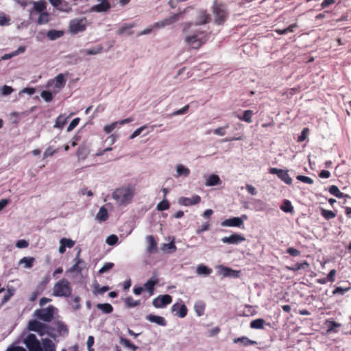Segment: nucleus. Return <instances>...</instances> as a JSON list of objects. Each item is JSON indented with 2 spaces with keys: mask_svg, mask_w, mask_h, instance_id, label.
<instances>
[{
  "mask_svg": "<svg viewBox=\"0 0 351 351\" xmlns=\"http://www.w3.org/2000/svg\"><path fill=\"white\" fill-rule=\"evenodd\" d=\"M134 194V186L129 185L117 189L112 193V197L117 204L125 206L132 202Z\"/></svg>",
  "mask_w": 351,
  "mask_h": 351,
  "instance_id": "nucleus-1",
  "label": "nucleus"
},
{
  "mask_svg": "<svg viewBox=\"0 0 351 351\" xmlns=\"http://www.w3.org/2000/svg\"><path fill=\"white\" fill-rule=\"evenodd\" d=\"M72 288L69 280L62 278L56 282L53 286L52 295L55 297L68 298L71 295Z\"/></svg>",
  "mask_w": 351,
  "mask_h": 351,
  "instance_id": "nucleus-2",
  "label": "nucleus"
},
{
  "mask_svg": "<svg viewBox=\"0 0 351 351\" xmlns=\"http://www.w3.org/2000/svg\"><path fill=\"white\" fill-rule=\"evenodd\" d=\"M212 10L215 16V23L219 25H223L228 16L225 5L215 1L213 5Z\"/></svg>",
  "mask_w": 351,
  "mask_h": 351,
  "instance_id": "nucleus-3",
  "label": "nucleus"
},
{
  "mask_svg": "<svg viewBox=\"0 0 351 351\" xmlns=\"http://www.w3.org/2000/svg\"><path fill=\"white\" fill-rule=\"evenodd\" d=\"M23 343L25 345L28 351H43V347L36 335L29 333L23 338Z\"/></svg>",
  "mask_w": 351,
  "mask_h": 351,
  "instance_id": "nucleus-4",
  "label": "nucleus"
},
{
  "mask_svg": "<svg viewBox=\"0 0 351 351\" xmlns=\"http://www.w3.org/2000/svg\"><path fill=\"white\" fill-rule=\"evenodd\" d=\"M199 34H195L193 35L188 36L185 38L186 43L191 46L193 49H199L209 38L208 34H206L202 38H198Z\"/></svg>",
  "mask_w": 351,
  "mask_h": 351,
  "instance_id": "nucleus-5",
  "label": "nucleus"
},
{
  "mask_svg": "<svg viewBox=\"0 0 351 351\" xmlns=\"http://www.w3.org/2000/svg\"><path fill=\"white\" fill-rule=\"evenodd\" d=\"M55 308L49 306L47 308L37 309L34 311V316L46 322H51L53 318Z\"/></svg>",
  "mask_w": 351,
  "mask_h": 351,
  "instance_id": "nucleus-6",
  "label": "nucleus"
},
{
  "mask_svg": "<svg viewBox=\"0 0 351 351\" xmlns=\"http://www.w3.org/2000/svg\"><path fill=\"white\" fill-rule=\"evenodd\" d=\"M27 329L29 331H34L37 332L40 336H43L48 333V326L47 324L41 323L36 319L29 321Z\"/></svg>",
  "mask_w": 351,
  "mask_h": 351,
  "instance_id": "nucleus-7",
  "label": "nucleus"
},
{
  "mask_svg": "<svg viewBox=\"0 0 351 351\" xmlns=\"http://www.w3.org/2000/svg\"><path fill=\"white\" fill-rule=\"evenodd\" d=\"M288 172V170L279 169L275 167H271L269 169V173L277 175L278 178H280L282 181L288 185H291L293 180L292 178L289 176Z\"/></svg>",
  "mask_w": 351,
  "mask_h": 351,
  "instance_id": "nucleus-8",
  "label": "nucleus"
},
{
  "mask_svg": "<svg viewBox=\"0 0 351 351\" xmlns=\"http://www.w3.org/2000/svg\"><path fill=\"white\" fill-rule=\"evenodd\" d=\"M172 302V298L168 294L159 295L152 301L153 306L156 308H164Z\"/></svg>",
  "mask_w": 351,
  "mask_h": 351,
  "instance_id": "nucleus-9",
  "label": "nucleus"
},
{
  "mask_svg": "<svg viewBox=\"0 0 351 351\" xmlns=\"http://www.w3.org/2000/svg\"><path fill=\"white\" fill-rule=\"evenodd\" d=\"M245 240V238L241 234H232L229 237H224L221 239L223 243L227 244H238Z\"/></svg>",
  "mask_w": 351,
  "mask_h": 351,
  "instance_id": "nucleus-10",
  "label": "nucleus"
},
{
  "mask_svg": "<svg viewBox=\"0 0 351 351\" xmlns=\"http://www.w3.org/2000/svg\"><path fill=\"white\" fill-rule=\"evenodd\" d=\"M86 25L82 19H75L71 21L70 29L73 34H77L80 32L85 30Z\"/></svg>",
  "mask_w": 351,
  "mask_h": 351,
  "instance_id": "nucleus-11",
  "label": "nucleus"
},
{
  "mask_svg": "<svg viewBox=\"0 0 351 351\" xmlns=\"http://www.w3.org/2000/svg\"><path fill=\"white\" fill-rule=\"evenodd\" d=\"M201 197L198 195H195L192 197H180L178 200L180 204L185 206L197 204L200 202Z\"/></svg>",
  "mask_w": 351,
  "mask_h": 351,
  "instance_id": "nucleus-12",
  "label": "nucleus"
},
{
  "mask_svg": "<svg viewBox=\"0 0 351 351\" xmlns=\"http://www.w3.org/2000/svg\"><path fill=\"white\" fill-rule=\"evenodd\" d=\"M222 226H228V227H243V221L241 218L239 217H232L228 219L224 220L221 222Z\"/></svg>",
  "mask_w": 351,
  "mask_h": 351,
  "instance_id": "nucleus-13",
  "label": "nucleus"
},
{
  "mask_svg": "<svg viewBox=\"0 0 351 351\" xmlns=\"http://www.w3.org/2000/svg\"><path fill=\"white\" fill-rule=\"evenodd\" d=\"M159 280L155 276L151 277L145 284L144 288L148 291L150 295H152L154 292V287L158 283Z\"/></svg>",
  "mask_w": 351,
  "mask_h": 351,
  "instance_id": "nucleus-14",
  "label": "nucleus"
},
{
  "mask_svg": "<svg viewBox=\"0 0 351 351\" xmlns=\"http://www.w3.org/2000/svg\"><path fill=\"white\" fill-rule=\"evenodd\" d=\"M110 8V4L108 0H102L99 4L92 7L91 10L97 12H107Z\"/></svg>",
  "mask_w": 351,
  "mask_h": 351,
  "instance_id": "nucleus-15",
  "label": "nucleus"
},
{
  "mask_svg": "<svg viewBox=\"0 0 351 351\" xmlns=\"http://www.w3.org/2000/svg\"><path fill=\"white\" fill-rule=\"evenodd\" d=\"M220 274L223 277H234L237 278L239 276V271L234 270L230 267L221 266Z\"/></svg>",
  "mask_w": 351,
  "mask_h": 351,
  "instance_id": "nucleus-16",
  "label": "nucleus"
},
{
  "mask_svg": "<svg viewBox=\"0 0 351 351\" xmlns=\"http://www.w3.org/2000/svg\"><path fill=\"white\" fill-rule=\"evenodd\" d=\"M265 325L271 327V324L269 322L266 323L265 320L262 318L254 319L250 324L251 328L256 330L263 329Z\"/></svg>",
  "mask_w": 351,
  "mask_h": 351,
  "instance_id": "nucleus-17",
  "label": "nucleus"
},
{
  "mask_svg": "<svg viewBox=\"0 0 351 351\" xmlns=\"http://www.w3.org/2000/svg\"><path fill=\"white\" fill-rule=\"evenodd\" d=\"M178 310V312L176 313V315H178L180 318H184L187 315V308L185 304H182L180 306L178 304H175L171 307L172 312H175Z\"/></svg>",
  "mask_w": 351,
  "mask_h": 351,
  "instance_id": "nucleus-18",
  "label": "nucleus"
},
{
  "mask_svg": "<svg viewBox=\"0 0 351 351\" xmlns=\"http://www.w3.org/2000/svg\"><path fill=\"white\" fill-rule=\"evenodd\" d=\"M32 4L33 5V10H30V14H32L34 11L42 13L45 12L47 8V3L44 0H40L39 1H32Z\"/></svg>",
  "mask_w": 351,
  "mask_h": 351,
  "instance_id": "nucleus-19",
  "label": "nucleus"
},
{
  "mask_svg": "<svg viewBox=\"0 0 351 351\" xmlns=\"http://www.w3.org/2000/svg\"><path fill=\"white\" fill-rule=\"evenodd\" d=\"M147 252L149 254H153L157 252V243L152 235L147 237Z\"/></svg>",
  "mask_w": 351,
  "mask_h": 351,
  "instance_id": "nucleus-20",
  "label": "nucleus"
},
{
  "mask_svg": "<svg viewBox=\"0 0 351 351\" xmlns=\"http://www.w3.org/2000/svg\"><path fill=\"white\" fill-rule=\"evenodd\" d=\"M146 319L150 322L156 323L159 326H165L167 322L163 317L149 314L146 316Z\"/></svg>",
  "mask_w": 351,
  "mask_h": 351,
  "instance_id": "nucleus-21",
  "label": "nucleus"
},
{
  "mask_svg": "<svg viewBox=\"0 0 351 351\" xmlns=\"http://www.w3.org/2000/svg\"><path fill=\"white\" fill-rule=\"evenodd\" d=\"M43 351H56L55 343L48 338L42 339Z\"/></svg>",
  "mask_w": 351,
  "mask_h": 351,
  "instance_id": "nucleus-22",
  "label": "nucleus"
},
{
  "mask_svg": "<svg viewBox=\"0 0 351 351\" xmlns=\"http://www.w3.org/2000/svg\"><path fill=\"white\" fill-rule=\"evenodd\" d=\"M233 342L235 343H241L244 346H248L252 345H256L257 342L256 341H253L247 338V337H241L238 338H234L233 339Z\"/></svg>",
  "mask_w": 351,
  "mask_h": 351,
  "instance_id": "nucleus-23",
  "label": "nucleus"
},
{
  "mask_svg": "<svg viewBox=\"0 0 351 351\" xmlns=\"http://www.w3.org/2000/svg\"><path fill=\"white\" fill-rule=\"evenodd\" d=\"M221 182L219 177L216 174H212L208 176L206 181L205 184L208 186H216L220 184Z\"/></svg>",
  "mask_w": 351,
  "mask_h": 351,
  "instance_id": "nucleus-24",
  "label": "nucleus"
},
{
  "mask_svg": "<svg viewBox=\"0 0 351 351\" xmlns=\"http://www.w3.org/2000/svg\"><path fill=\"white\" fill-rule=\"evenodd\" d=\"M210 18L209 14L206 10L199 12L198 16V24L204 25L210 22Z\"/></svg>",
  "mask_w": 351,
  "mask_h": 351,
  "instance_id": "nucleus-25",
  "label": "nucleus"
},
{
  "mask_svg": "<svg viewBox=\"0 0 351 351\" xmlns=\"http://www.w3.org/2000/svg\"><path fill=\"white\" fill-rule=\"evenodd\" d=\"M254 114V112L251 110H247L243 112V114L242 116L238 115L237 117L243 121H245L248 123H251L252 122V115Z\"/></svg>",
  "mask_w": 351,
  "mask_h": 351,
  "instance_id": "nucleus-26",
  "label": "nucleus"
},
{
  "mask_svg": "<svg viewBox=\"0 0 351 351\" xmlns=\"http://www.w3.org/2000/svg\"><path fill=\"white\" fill-rule=\"evenodd\" d=\"M205 308L206 304L202 301H198L195 302L194 305L195 311L198 316H202L204 315Z\"/></svg>",
  "mask_w": 351,
  "mask_h": 351,
  "instance_id": "nucleus-27",
  "label": "nucleus"
},
{
  "mask_svg": "<svg viewBox=\"0 0 351 351\" xmlns=\"http://www.w3.org/2000/svg\"><path fill=\"white\" fill-rule=\"evenodd\" d=\"M96 218L100 221H105L108 218L107 209L104 206H101L96 215Z\"/></svg>",
  "mask_w": 351,
  "mask_h": 351,
  "instance_id": "nucleus-28",
  "label": "nucleus"
},
{
  "mask_svg": "<svg viewBox=\"0 0 351 351\" xmlns=\"http://www.w3.org/2000/svg\"><path fill=\"white\" fill-rule=\"evenodd\" d=\"M96 307L105 314H109L113 311V307L109 303L97 304Z\"/></svg>",
  "mask_w": 351,
  "mask_h": 351,
  "instance_id": "nucleus-29",
  "label": "nucleus"
},
{
  "mask_svg": "<svg viewBox=\"0 0 351 351\" xmlns=\"http://www.w3.org/2000/svg\"><path fill=\"white\" fill-rule=\"evenodd\" d=\"M50 21V14L47 12H44L42 13H40L39 16L37 20V23L38 25H44Z\"/></svg>",
  "mask_w": 351,
  "mask_h": 351,
  "instance_id": "nucleus-30",
  "label": "nucleus"
},
{
  "mask_svg": "<svg viewBox=\"0 0 351 351\" xmlns=\"http://www.w3.org/2000/svg\"><path fill=\"white\" fill-rule=\"evenodd\" d=\"M134 27V25H125L120 27L118 31L117 34L119 35H131L133 32L131 31V29Z\"/></svg>",
  "mask_w": 351,
  "mask_h": 351,
  "instance_id": "nucleus-31",
  "label": "nucleus"
},
{
  "mask_svg": "<svg viewBox=\"0 0 351 351\" xmlns=\"http://www.w3.org/2000/svg\"><path fill=\"white\" fill-rule=\"evenodd\" d=\"M55 87L57 88H62L64 86L66 80L63 74H58L54 79Z\"/></svg>",
  "mask_w": 351,
  "mask_h": 351,
  "instance_id": "nucleus-32",
  "label": "nucleus"
},
{
  "mask_svg": "<svg viewBox=\"0 0 351 351\" xmlns=\"http://www.w3.org/2000/svg\"><path fill=\"white\" fill-rule=\"evenodd\" d=\"M34 262L35 258L34 257L25 256L19 261V264H24L25 268H31Z\"/></svg>",
  "mask_w": 351,
  "mask_h": 351,
  "instance_id": "nucleus-33",
  "label": "nucleus"
},
{
  "mask_svg": "<svg viewBox=\"0 0 351 351\" xmlns=\"http://www.w3.org/2000/svg\"><path fill=\"white\" fill-rule=\"evenodd\" d=\"M62 35L63 32L56 29L49 30L47 34V37L51 40H56L60 38Z\"/></svg>",
  "mask_w": 351,
  "mask_h": 351,
  "instance_id": "nucleus-34",
  "label": "nucleus"
},
{
  "mask_svg": "<svg viewBox=\"0 0 351 351\" xmlns=\"http://www.w3.org/2000/svg\"><path fill=\"white\" fill-rule=\"evenodd\" d=\"M309 267V264L306 261H304L303 263H297L294 264L291 267H289V269L296 271L300 269H306Z\"/></svg>",
  "mask_w": 351,
  "mask_h": 351,
  "instance_id": "nucleus-35",
  "label": "nucleus"
},
{
  "mask_svg": "<svg viewBox=\"0 0 351 351\" xmlns=\"http://www.w3.org/2000/svg\"><path fill=\"white\" fill-rule=\"evenodd\" d=\"M124 302L128 308L136 307L140 304V300H134L132 297L126 298Z\"/></svg>",
  "mask_w": 351,
  "mask_h": 351,
  "instance_id": "nucleus-36",
  "label": "nucleus"
},
{
  "mask_svg": "<svg viewBox=\"0 0 351 351\" xmlns=\"http://www.w3.org/2000/svg\"><path fill=\"white\" fill-rule=\"evenodd\" d=\"M120 343L123 346H124L131 349L132 351H136L138 349V346H135L134 344L131 343V341L130 340H128V339H127L125 338L121 337L120 338Z\"/></svg>",
  "mask_w": 351,
  "mask_h": 351,
  "instance_id": "nucleus-37",
  "label": "nucleus"
},
{
  "mask_svg": "<svg viewBox=\"0 0 351 351\" xmlns=\"http://www.w3.org/2000/svg\"><path fill=\"white\" fill-rule=\"evenodd\" d=\"M280 209L285 213H292L293 211V207L289 200L285 199L283 204L280 206Z\"/></svg>",
  "mask_w": 351,
  "mask_h": 351,
  "instance_id": "nucleus-38",
  "label": "nucleus"
},
{
  "mask_svg": "<svg viewBox=\"0 0 351 351\" xmlns=\"http://www.w3.org/2000/svg\"><path fill=\"white\" fill-rule=\"evenodd\" d=\"M180 15H181V13L175 14L173 16H171L169 18L165 19L162 21H164L165 26L169 25H171L173 23H175L177 20H178L179 16Z\"/></svg>",
  "mask_w": 351,
  "mask_h": 351,
  "instance_id": "nucleus-39",
  "label": "nucleus"
},
{
  "mask_svg": "<svg viewBox=\"0 0 351 351\" xmlns=\"http://www.w3.org/2000/svg\"><path fill=\"white\" fill-rule=\"evenodd\" d=\"M180 15H181V13L175 14L173 16H171L169 18L165 19L162 21H164L165 26L169 25H171L173 23H175L177 20H178L179 16Z\"/></svg>",
  "mask_w": 351,
  "mask_h": 351,
  "instance_id": "nucleus-40",
  "label": "nucleus"
},
{
  "mask_svg": "<svg viewBox=\"0 0 351 351\" xmlns=\"http://www.w3.org/2000/svg\"><path fill=\"white\" fill-rule=\"evenodd\" d=\"M177 173L179 176H184L186 177L189 175L190 170L184 166L179 165L177 166Z\"/></svg>",
  "mask_w": 351,
  "mask_h": 351,
  "instance_id": "nucleus-41",
  "label": "nucleus"
},
{
  "mask_svg": "<svg viewBox=\"0 0 351 351\" xmlns=\"http://www.w3.org/2000/svg\"><path fill=\"white\" fill-rule=\"evenodd\" d=\"M197 272L198 274L209 275L212 272V269L208 267L201 265L197 267Z\"/></svg>",
  "mask_w": 351,
  "mask_h": 351,
  "instance_id": "nucleus-42",
  "label": "nucleus"
},
{
  "mask_svg": "<svg viewBox=\"0 0 351 351\" xmlns=\"http://www.w3.org/2000/svg\"><path fill=\"white\" fill-rule=\"evenodd\" d=\"M80 252L77 254L75 260L76 262L74 265L72 267L71 270L73 271L81 272L82 271V268L80 267V264L83 263L82 260L79 258Z\"/></svg>",
  "mask_w": 351,
  "mask_h": 351,
  "instance_id": "nucleus-43",
  "label": "nucleus"
},
{
  "mask_svg": "<svg viewBox=\"0 0 351 351\" xmlns=\"http://www.w3.org/2000/svg\"><path fill=\"white\" fill-rule=\"evenodd\" d=\"M60 244L63 245L65 247L71 248L75 245V241L71 239L62 238L60 241Z\"/></svg>",
  "mask_w": 351,
  "mask_h": 351,
  "instance_id": "nucleus-44",
  "label": "nucleus"
},
{
  "mask_svg": "<svg viewBox=\"0 0 351 351\" xmlns=\"http://www.w3.org/2000/svg\"><path fill=\"white\" fill-rule=\"evenodd\" d=\"M169 203L168 200L163 199L157 204V210L160 211L165 210L169 208Z\"/></svg>",
  "mask_w": 351,
  "mask_h": 351,
  "instance_id": "nucleus-45",
  "label": "nucleus"
},
{
  "mask_svg": "<svg viewBox=\"0 0 351 351\" xmlns=\"http://www.w3.org/2000/svg\"><path fill=\"white\" fill-rule=\"evenodd\" d=\"M161 250L164 252H166L168 250L175 252L176 250V246L174 241H171L169 243H164L161 247Z\"/></svg>",
  "mask_w": 351,
  "mask_h": 351,
  "instance_id": "nucleus-46",
  "label": "nucleus"
},
{
  "mask_svg": "<svg viewBox=\"0 0 351 351\" xmlns=\"http://www.w3.org/2000/svg\"><path fill=\"white\" fill-rule=\"evenodd\" d=\"M330 194L338 198H341L343 196V193H341L339 188L335 185L330 186Z\"/></svg>",
  "mask_w": 351,
  "mask_h": 351,
  "instance_id": "nucleus-47",
  "label": "nucleus"
},
{
  "mask_svg": "<svg viewBox=\"0 0 351 351\" xmlns=\"http://www.w3.org/2000/svg\"><path fill=\"white\" fill-rule=\"evenodd\" d=\"M103 47L101 46H99L97 47H94L93 49H88L84 51L85 53L87 55H96L102 51Z\"/></svg>",
  "mask_w": 351,
  "mask_h": 351,
  "instance_id": "nucleus-48",
  "label": "nucleus"
},
{
  "mask_svg": "<svg viewBox=\"0 0 351 351\" xmlns=\"http://www.w3.org/2000/svg\"><path fill=\"white\" fill-rule=\"evenodd\" d=\"M118 237L115 234H111L106 239V243L109 245H114L118 242Z\"/></svg>",
  "mask_w": 351,
  "mask_h": 351,
  "instance_id": "nucleus-49",
  "label": "nucleus"
},
{
  "mask_svg": "<svg viewBox=\"0 0 351 351\" xmlns=\"http://www.w3.org/2000/svg\"><path fill=\"white\" fill-rule=\"evenodd\" d=\"M118 122H113L109 125H106L104 128V130L106 134L112 132L117 126Z\"/></svg>",
  "mask_w": 351,
  "mask_h": 351,
  "instance_id": "nucleus-50",
  "label": "nucleus"
},
{
  "mask_svg": "<svg viewBox=\"0 0 351 351\" xmlns=\"http://www.w3.org/2000/svg\"><path fill=\"white\" fill-rule=\"evenodd\" d=\"M41 97L46 101L47 102H49L53 99V95L49 90H43L40 94Z\"/></svg>",
  "mask_w": 351,
  "mask_h": 351,
  "instance_id": "nucleus-51",
  "label": "nucleus"
},
{
  "mask_svg": "<svg viewBox=\"0 0 351 351\" xmlns=\"http://www.w3.org/2000/svg\"><path fill=\"white\" fill-rule=\"evenodd\" d=\"M114 267V263H106L103 267L99 270V273L100 274L107 272L110 269H111Z\"/></svg>",
  "mask_w": 351,
  "mask_h": 351,
  "instance_id": "nucleus-52",
  "label": "nucleus"
},
{
  "mask_svg": "<svg viewBox=\"0 0 351 351\" xmlns=\"http://www.w3.org/2000/svg\"><path fill=\"white\" fill-rule=\"evenodd\" d=\"M228 127L229 125L228 124L224 127H219L213 130V133L216 135L224 136L226 134V129Z\"/></svg>",
  "mask_w": 351,
  "mask_h": 351,
  "instance_id": "nucleus-53",
  "label": "nucleus"
},
{
  "mask_svg": "<svg viewBox=\"0 0 351 351\" xmlns=\"http://www.w3.org/2000/svg\"><path fill=\"white\" fill-rule=\"evenodd\" d=\"M296 179L298 180H300L304 183H306V184H312L313 183V180L312 178H311L310 177H308V176H302V175H299L296 177Z\"/></svg>",
  "mask_w": 351,
  "mask_h": 351,
  "instance_id": "nucleus-54",
  "label": "nucleus"
},
{
  "mask_svg": "<svg viewBox=\"0 0 351 351\" xmlns=\"http://www.w3.org/2000/svg\"><path fill=\"white\" fill-rule=\"evenodd\" d=\"M189 109V105L188 104V105H186L185 106H184L183 108H182L181 109H179L178 110L174 111L173 112H172L171 116H178L180 114H184L188 112Z\"/></svg>",
  "mask_w": 351,
  "mask_h": 351,
  "instance_id": "nucleus-55",
  "label": "nucleus"
},
{
  "mask_svg": "<svg viewBox=\"0 0 351 351\" xmlns=\"http://www.w3.org/2000/svg\"><path fill=\"white\" fill-rule=\"evenodd\" d=\"M349 289H350L349 287H346V288H342V287H336L332 291V294L333 295H343Z\"/></svg>",
  "mask_w": 351,
  "mask_h": 351,
  "instance_id": "nucleus-56",
  "label": "nucleus"
},
{
  "mask_svg": "<svg viewBox=\"0 0 351 351\" xmlns=\"http://www.w3.org/2000/svg\"><path fill=\"white\" fill-rule=\"evenodd\" d=\"M79 122V118H75L74 119H73L67 128V132L72 131L78 125Z\"/></svg>",
  "mask_w": 351,
  "mask_h": 351,
  "instance_id": "nucleus-57",
  "label": "nucleus"
},
{
  "mask_svg": "<svg viewBox=\"0 0 351 351\" xmlns=\"http://www.w3.org/2000/svg\"><path fill=\"white\" fill-rule=\"evenodd\" d=\"M14 91V89L9 86L4 85L1 88V94L3 95H8Z\"/></svg>",
  "mask_w": 351,
  "mask_h": 351,
  "instance_id": "nucleus-58",
  "label": "nucleus"
},
{
  "mask_svg": "<svg viewBox=\"0 0 351 351\" xmlns=\"http://www.w3.org/2000/svg\"><path fill=\"white\" fill-rule=\"evenodd\" d=\"M12 295V292L10 289H8L3 295V298L1 302V305H3L5 303H6L10 300Z\"/></svg>",
  "mask_w": 351,
  "mask_h": 351,
  "instance_id": "nucleus-59",
  "label": "nucleus"
},
{
  "mask_svg": "<svg viewBox=\"0 0 351 351\" xmlns=\"http://www.w3.org/2000/svg\"><path fill=\"white\" fill-rule=\"evenodd\" d=\"M308 133V129L307 128H304L301 132V134L298 137V141L302 142L306 140Z\"/></svg>",
  "mask_w": 351,
  "mask_h": 351,
  "instance_id": "nucleus-60",
  "label": "nucleus"
},
{
  "mask_svg": "<svg viewBox=\"0 0 351 351\" xmlns=\"http://www.w3.org/2000/svg\"><path fill=\"white\" fill-rule=\"evenodd\" d=\"M210 225L208 222L204 223L202 226L196 230L197 234H200L202 232L207 231L210 229Z\"/></svg>",
  "mask_w": 351,
  "mask_h": 351,
  "instance_id": "nucleus-61",
  "label": "nucleus"
},
{
  "mask_svg": "<svg viewBox=\"0 0 351 351\" xmlns=\"http://www.w3.org/2000/svg\"><path fill=\"white\" fill-rule=\"evenodd\" d=\"M29 245V243L24 239H21L16 241V246L18 248H25Z\"/></svg>",
  "mask_w": 351,
  "mask_h": 351,
  "instance_id": "nucleus-62",
  "label": "nucleus"
},
{
  "mask_svg": "<svg viewBox=\"0 0 351 351\" xmlns=\"http://www.w3.org/2000/svg\"><path fill=\"white\" fill-rule=\"evenodd\" d=\"M287 252L292 256H298L300 255V252L293 247H289L287 250Z\"/></svg>",
  "mask_w": 351,
  "mask_h": 351,
  "instance_id": "nucleus-63",
  "label": "nucleus"
},
{
  "mask_svg": "<svg viewBox=\"0 0 351 351\" xmlns=\"http://www.w3.org/2000/svg\"><path fill=\"white\" fill-rule=\"evenodd\" d=\"M6 351H27L24 348L21 346H11Z\"/></svg>",
  "mask_w": 351,
  "mask_h": 351,
  "instance_id": "nucleus-64",
  "label": "nucleus"
}]
</instances>
